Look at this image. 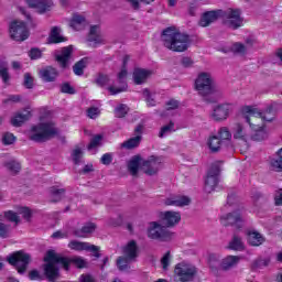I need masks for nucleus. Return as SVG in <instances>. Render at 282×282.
I'll return each instance as SVG.
<instances>
[{
  "instance_id": "nucleus-1",
  "label": "nucleus",
  "mask_w": 282,
  "mask_h": 282,
  "mask_svg": "<svg viewBox=\"0 0 282 282\" xmlns=\"http://www.w3.org/2000/svg\"><path fill=\"white\" fill-rule=\"evenodd\" d=\"M245 120L248 122L251 129V141L263 142L270 137V130L265 122H272L274 120V109L272 107L261 110L257 107H245Z\"/></svg>"
},
{
  "instance_id": "nucleus-2",
  "label": "nucleus",
  "mask_w": 282,
  "mask_h": 282,
  "mask_svg": "<svg viewBox=\"0 0 282 282\" xmlns=\"http://www.w3.org/2000/svg\"><path fill=\"white\" fill-rule=\"evenodd\" d=\"M44 274L48 281L54 282L58 279V268L62 265L64 270H69V265H76V268H87V261L83 257L64 258L56 253L54 250H48L44 257Z\"/></svg>"
},
{
  "instance_id": "nucleus-3",
  "label": "nucleus",
  "mask_w": 282,
  "mask_h": 282,
  "mask_svg": "<svg viewBox=\"0 0 282 282\" xmlns=\"http://www.w3.org/2000/svg\"><path fill=\"white\" fill-rule=\"evenodd\" d=\"M161 40L164 47L172 52H186L191 45V39L188 35L180 32L175 26L165 29L162 33Z\"/></svg>"
},
{
  "instance_id": "nucleus-4",
  "label": "nucleus",
  "mask_w": 282,
  "mask_h": 282,
  "mask_svg": "<svg viewBox=\"0 0 282 282\" xmlns=\"http://www.w3.org/2000/svg\"><path fill=\"white\" fill-rule=\"evenodd\" d=\"M129 61H131V57L129 55H126L123 57V67L118 74L119 86L117 84L111 85V78L109 77V75H99L96 79L97 85H99V87H107L111 96H116L118 94H122V91H127V83H124V80L127 79V63Z\"/></svg>"
},
{
  "instance_id": "nucleus-5",
  "label": "nucleus",
  "mask_w": 282,
  "mask_h": 282,
  "mask_svg": "<svg viewBox=\"0 0 282 282\" xmlns=\"http://www.w3.org/2000/svg\"><path fill=\"white\" fill-rule=\"evenodd\" d=\"M58 129L52 121H45L42 119L41 123L31 128L29 137L34 142H45L52 138H56Z\"/></svg>"
},
{
  "instance_id": "nucleus-6",
  "label": "nucleus",
  "mask_w": 282,
  "mask_h": 282,
  "mask_svg": "<svg viewBox=\"0 0 282 282\" xmlns=\"http://www.w3.org/2000/svg\"><path fill=\"white\" fill-rule=\"evenodd\" d=\"M194 89L199 94V96H213L217 94L219 88L215 85V80L209 73H199L194 83Z\"/></svg>"
},
{
  "instance_id": "nucleus-7",
  "label": "nucleus",
  "mask_w": 282,
  "mask_h": 282,
  "mask_svg": "<svg viewBox=\"0 0 282 282\" xmlns=\"http://www.w3.org/2000/svg\"><path fill=\"white\" fill-rule=\"evenodd\" d=\"M245 113L246 107L242 108L241 121L232 124L231 135L234 137V140H238V142L246 144L248 149V147H250L252 132L250 131V124L246 121Z\"/></svg>"
},
{
  "instance_id": "nucleus-8",
  "label": "nucleus",
  "mask_w": 282,
  "mask_h": 282,
  "mask_svg": "<svg viewBox=\"0 0 282 282\" xmlns=\"http://www.w3.org/2000/svg\"><path fill=\"white\" fill-rule=\"evenodd\" d=\"M197 276V267L188 262L177 263L174 268V279L180 282H191Z\"/></svg>"
},
{
  "instance_id": "nucleus-9",
  "label": "nucleus",
  "mask_w": 282,
  "mask_h": 282,
  "mask_svg": "<svg viewBox=\"0 0 282 282\" xmlns=\"http://www.w3.org/2000/svg\"><path fill=\"white\" fill-rule=\"evenodd\" d=\"M147 235L149 239H153L155 241H169L173 239V232L158 221L149 223Z\"/></svg>"
},
{
  "instance_id": "nucleus-10",
  "label": "nucleus",
  "mask_w": 282,
  "mask_h": 282,
  "mask_svg": "<svg viewBox=\"0 0 282 282\" xmlns=\"http://www.w3.org/2000/svg\"><path fill=\"white\" fill-rule=\"evenodd\" d=\"M223 23L231 30H238L243 25V18H241V10L239 9H228L224 11Z\"/></svg>"
},
{
  "instance_id": "nucleus-11",
  "label": "nucleus",
  "mask_w": 282,
  "mask_h": 282,
  "mask_svg": "<svg viewBox=\"0 0 282 282\" xmlns=\"http://www.w3.org/2000/svg\"><path fill=\"white\" fill-rule=\"evenodd\" d=\"M9 34L13 41H26L30 36L28 24L21 20H14L10 23Z\"/></svg>"
},
{
  "instance_id": "nucleus-12",
  "label": "nucleus",
  "mask_w": 282,
  "mask_h": 282,
  "mask_svg": "<svg viewBox=\"0 0 282 282\" xmlns=\"http://www.w3.org/2000/svg\"><path fill=\"white\" fill-rule=\"evenodd\" d=\"M10 265H14L15 270H18L19 274H23L25 270H28V265L30 264L31 258L30 254L23 251H17L8 258Z\"/></svg>"
},
{
  "instance_id": "nucleus-13",
  "label": "nucleus",
  "mask_w": 282,
  "mask_h": 282,
  "mask_svg": "<svg viewBox=\"0 0 282 282\" xmlns=\"http://www.w3.org/2000/svg\"><path fill=\"white\" fill-rule=\"evenodd\" d=\"M235 111V104L224 102L214 107L210 112L212 120L215 122H224V120H228L230 113Z\"/></svg>"
},
{
  "instance_id": "nucleus-14",
  "label": "nucleus",
  "mask_w": 282,
  "mask_h": 282,
  "mask_svg": "<svg viewBox=\"0 0 282 282\" xmlns=\"http://www.w3.org/2000/svg\"><path fill=\"white\" fill-rule=\"evenodd\" d=\"M162 169V158L150 156L142 163V171L145 175H158V172Z\"/></svg>"
},
{
  "instance_id": "nucleus-15",
  "label": "nucleus",
  "mask_w": 282,
  "mask_h": 282,
  "mask_svg": "<svg viewBox=\"0 0 282 282\" xmlns=\"http://www.w3.org/2000/svg\"><path fill=\"white\" fill-rule=\"evenodd\" d=\"M159 217L166 228H173L182 221V214L175 210L161 212Z\"/></svg>"
},
{
  "instance_id": "nucleus-16",
  "label": "nucleus",
  "mask_w": 282,
  "mask_h": 282,
  "mask_svg": "<svg viewBox=\"0 0 282 282\" xmlns=\"http://www.w3.org/2000/svg\"><path fill=\"white\" fill-rule=\"evenodd\" d=\"M87 41L93 47H98V45L107 43V37H105V33L100 30V25L90 26Z\"/></svg>"
},
{
  "instance_id": "nucleus-17",
  "label": "nucleus",
  "mask_w": 282,
  "mask_h": 282,
  "mask_svg": "<svg viewBox=\"0 0 282 282\" xmlns=\"http://www.w3.org/2000/svg\"><path fill=\"white\" fill-rule=\"evenodd\" d=\"M68 248L70 250H75L76 252H83L84 250L88 251V252H93V257H100V253L98 252L99 248L97 246H94L89 242H83V241H78V240H72L68 243Z\"/></svg>"
},
{
  "instance_id": "nucleus-18",
  "label": "nucleus",
  "mask_w": 282,
  "mask_h": 282,
  "mask_svg": "<svg viewBox=\"0 0 282 282\" xmlns=\"http://www.w3.org/2000/svg\"><path fill=\"white\" fill-rule=\"evenodd\" d=\"M191 197L186 195H172L163 200L164 206H174L176 208H184V206H191Z\"/></svg>"
},
{
  "instance_id": "nucleus-19",
  "label": "nucleus",
  "mask_w": 282,
  "mask_h": 282,
  "mask_svg": "<svg viewBox=\"0 0 282 282\" xmlns=\"http://www.w3.org/2000/svg\"><path fill=\"white\" fill-rule=\"evenodd\" d=\"M220 223L223 226H241L243 224V215L241 210H236L232 214H226L220 216Z\"/></svg>"
},
{
  "instance_id": "nucleus-20",
  "label": "nucleus",
  "mask_w": 282,
  "mask_h": 282,
  "mask_svg": "<svg viewBox=\"0 0 282 282\" xmlns=\"http://www.w3.org/2000/svg\"><path fill=\"white\" fill-rule=\"evenodd\" d=\"M219 175V167L215 166L213 167L205 180V193H213L215 191V187L217 186V182H219L218 178Z\"/></svg>"
},
{
  "instance_id": "nucleus-21",
  "label": "nucleus",
  "mask_w": 282,
  "mask_h": 282,
  "mask_svg": "<svg viewBox=\"0 0 282 282\" xmlns=\"http://www.w3.org/2000/svg\"><path fill=\"white\" fill-rule=\"evenodd\" d=\"M224 17L223 10H214L205 12L199 21V25L202 28H208L210 23H215L218 19H221Z\"/></svg>"
},
{
  "instance_id": "nucleus-22",
  "label": "nucleus",
  "mask_w": 282,
  "mask_h": 282,
  "mask_svg": "<svg viewBox=\"0 0 282 282\" xmlns=\"http://www.w3.org/2000/svg\"><path fill=\"white\" fill-rule=\"evenodd\" d=\"M153 72L147 68H134L132 73L133 83L135 85H142L147 83V79L151 78Z\"/></svg>"
},
{
  "instance_id": "nucleus-23",
  "label": "nucleus",
  "mask_w": 282,
  "mask_h": 282,
  "mask_svg": "<svg viewBox=\"0 0 282 282\" xmlns=\"http://www.w3.org/2000/svg\"><path fill=\"white\" fill-rule=\"evenodd\" d=\"M85 25H87V20L83 14L75 13L72 15V18L68 19V26L72 28V30H75L76 32L83 30Z\"/></svg>"
},
{
  "instance_id": "nucleus-24",
  "label": "nucleus",
  "mask_w": 282,
  "mask_h": 282,
  "mask_svg": "<svg viewBox=\"0 0 282 282\" xmlns=\"http://www.w3.org/2000/svg\"><path fill=\"white\" fill-rule=\"evenodd\" d=\"M39 76L44 80V83H54V80H56L58 77V70H56L54 67L47 66L40 69Z\"/></svg>"
},
{
  "instance_id": "nucleus-25",
  "label": "nucleus",
  "mask_w": 282,
  "mask_h": 282,
  "mask_svg": "<svg viewBox=\"0 0 282 282\" xmlns=\"http://www.w3.org/2000/svg\"><path fill=\"white\" fill-rule=\"evenodd\" d=\"M138 242H135V240H130L123 248L124 257L132 261L138 259Z\"/></svg>"
},
{
  "instance_id": "nucleus-26",
  "label": "nucleus",
  "mask_w": 282,
  "mask_h": 282,
  "mask_svg": "<svg viewBox=\"0 0 282 282\" xmlns=\"http://www.w3.org/2000/svg\"><path fill=\"white\" fill-rule=\"evenodd\" d=\"M143 162L140 155L132 156L127 164L129 173L133 176L138 175L140 167L142 169Z\"/></svg>"
},
{
  "instance_id": "nucleus-27",
  "label": "nucleus",
  "mask_w": 282,
  "mask_h": 282,
  "mask_svg": "<svg viewBox=\"0 0 282 282\" xmlns=\"http://www.w3.org/2000/svg\"><path fill=\"white\" fill-rule=\"evenodd\" d=\"M72 46H67L56 53L55 58L61 67H67V61H69V56H72Z\"/></svg>"
},
{
  "instance_id": "nucleus-28",
  "label": "nucleus",
  "mask_w": 282,
  "mask_h": 282,
  "mask_svg": "<svg viewBox=\"0 0 282 282\" xmlns=\"http://www.w3.org/2000/svg\"><path fill=\"white\" fill-rule=\"evenodd\" d=\"M247 241L250 243V246H261V243L265 241V238H263L260 232L251 230L247 234Z\"/></svg>"
},
{
  "instance_id": "nucleus-29",
  "label": "nucleus",
  "mask_w": 282,
  "mask_h": 282,
  "mask_svg": "<svg viewBox=\"0 0 282 282\" xmlns=\"http://www.w3.org/2000/svg\"><path fill=\"white\" fill-rule=\"evenodd\" d=\"M30 110H23L22 112H18L15 116L11 119V124L13 127H21L23 122L30 120Z\"/></svg>"
},
{
  "instance_id": "nucleus-30",
  "label": "nucleus",
  "mask_w": 282,
  "mask_h": 282,
  "mask_svg": "<svg viewBox=\"0 0 282 282\" xmlns=\"http://www.w3.org/2000/svg\"><path fill=\"white\" fill-rule=\"evenodd\" d=\"M61 32V28H52L51 34L48 36V43H65V41H67V37L63 36Z\"/></svg>"
},
{
  "instance_id": "nucleus-31",
  "label": "nucleus",
  "mask_w": 282,
  "mask_h": 282,
  "mask_svg": "<svg viewBox=\"0 0 282 282\" xmlns=\"http://www.w3.org/2000/svg\"><path fill=\"white\" fill-rule=\"evenodd\" d=\"M241 261V258L239 256H227L221 261V268L223 270H230L231 268H235Z\"/></svg>"
},
{
  "instance_id": "nucleus-32",
  "label": "nucleus",
  "mask_w": 282,
  "mask_h": 282,
  "mask_svg": "<svg viewBox=\"0 0 282 282\" xmlns=\"http://www.w3.org/2000/svg\"><path fill=\"white\" fill-rule=\"evenodd\" d=\"M95 230H96V224L87 223L82 227V229L76 230L75 235L76 237L85 238V237H89V235H91V232H95Z\"/></svg>"
},
{
  "instance_id": "nucleus-33",
  "label": "nucleus",
  "mask_w": 282,
  "mask_h": 282,
  "mask_svg": "<svg viewBox=\"0 0 282 282\" xmlns=\"http://www.w3.org/2000/svg\"><path fill=\"white\" fill-rule=\"evenodd\" d=\"M207 147L212 153H217L221 149V140L217 135H210L207 139Z\"/></svg>"
},
{
  "instance_id": "nucleus-34",
  "label": "nucleus",
  "mask_w": 282,
  "mask_h": 282,
  "mask_svg": "<svg viewBox=\"0 0 282 282\" xmlns=\"http://www.w3.org/2000/svg\"><path fill=\"white\" fill-rule=\"evenodd\" d=\"M54 2L52 0H40L35 7V10L39 12V14H45V12H50V10H52Z\"/></svg>"
},
{
  "instance_id": "nucleus-35",
  "label": "nucleus",
  "mask_w": 282,
  "mask_h": 282,
  "mask_svg": "<svg viewBox=\"0 0 282 282\" xmlns=\"http://www.w3.org/2000/svg\"><path fill=\"white\" fill-rule=\"evenodd\" d=\"M0 77L2 78L3 83H10V73L8 72V62L0 61Z\"/></svg>"
},
{
  "instance_id": "nucleus-36",
  "label": "nucleus",
  "mask_w": 282,
  "mask_h": 282,
  "mask_svg": "<svg viewBox=\"0 0 282 282\" xmlns=\"http://www.w3.org/2000/svg\"><path fill=\"white\" fill-rule=\"evenodd\" d=\"M142 141L141 135H137L134 138L129 139L128 141H124L121 147L123 149H135V147L140 145V142Z\"/></svg>"
},
{
  "instance_id": "nucleus-37",
  "label": "nucleus",
  "mask_w": 282,
  "mask_h": 282,
  "mask_svg": "<svg viewBox=\"0 0 282 282\" xmlns=\"http://www.w3.org/2000/svg\"><path fill=\"white\" fill-rule=\"evenodd\" d=\"M175 123L171 121L170 123L163 126L160 130L159 137L166 138V135H171V133H175Z\"/></svg>"
},
{
  "instance_id": "nucleus-38",
  "label": "nucleus",
  "mask_w": 282,
  "mask_h": 282,
  "mask_svg": "<svg viewBox=\"0 0 282 282\" xmlns=\"http://www.w3.org/2000/svg\"><path fill=\"white\" fill-rule=\"evenodd\" d=\"M229 250H243V240H241V237L234 236L229 242Z\"/></svg>"
},
{
  "instance_id": "nucleus-39",
  "label": "nucleus",
  "mask_w": 282,
  "mask_h": 282,
  "mask_svg": "<svg viewBox=\"0 0 282 282\" xmlns=\"http://www.w3.org/2000/svg\"><path fill=\"white\" fill-rule=\"evenodd\" d=\"M65 197V189L51 188V202H61Z\"/></svg>"
},
{
  "instance_id": "nucleus-40",
  "label": "nucleus",
  "mask_w": 282,
  "mask_h": 282,
  "mask_svg": "<svg viewBox=\"0 0 282 282\" xmlns=\"http://www.w3.org/2000/svg\"><path fill=\"white\" fill-rule=\"evenodd\" d=\"M100 144H102V135L97 134L91 139L90 143L88 144V151L96 153V149H98Z\"/></svg>"
},
{
  "instance_id": "nucleus-41",
  "label": "nucleus",
  "mask_w": 282,
  "mask_h": 282,
  "mask_svg": "<svg viewBox=\"0 0 282 282\" xmlns=\"http://www.w3.org/2000/svg\"><path fill=\"white\" fill-rule=\"evenodd\" d=\"M12 235V228L0 219V239H8Z\"/></svg>"
},
{
  "instance_id": "nucleus-42",
  "label": "nucleus",
  "mask_w": 282,
  "mask_h": 282,
  "mask_svg": "<svg viewBox=\"0 0 282 282\" xmlns=\"http://www.w3.org/2000/svg\"><path fill=\"white\" fill-rule=\"evenodd\" d=\"M4 218H7L8 221H12L13 224H19V221H21V218L19 217V209H17V212L14 210L4 212Z\"/></svg>"
},
{
  "instance_id": "nucleus-43",
  "label": "nucleus",
  "mask_w": 282,
  "mask_h": 282,
  "mask_svg": "<svg viewBox=\"0 0 282 282\" xmlns=\"http://www.w3.org/2000/svg\"><path fill=\"white\" fill-rule=\"evenodd\" d=\"M220 142H224V140H231L232 133L230 130L226 127H223L218 130V137H217Z\"/></svg>"
},
{
  "instance_id": "nucleus-44",
  "label": "nucleus",
  "mask_w": 282,
  "mask_h": 282,
  "mask_svg": "<svg viewBox=\"0 0 282 282\" xmlns=\"http://www.w3.org/2000/svg\"><path fill=\"white\" fill-rule=\"evenodd\" d=\"M19 215H21L26 221H30V219L32 218V209H30L29 207L20 206L18 207V216Z\"/></svg>"
},
{
  "instance_id": "nucleus-45",
  "label": "nucleus",
  "mask_w": 282,
  "mask_h": 282,
  "mask_svg": "<svg viewBox=\"0 0 282 282\" xmlns=\"http://www.w3.org/2000/svg\"><path fill=\"white\" fill-rule=\"evenodd\" d=\"M87 65V61L82 59L78 63L75 64V66L73 67V72L74 74H76V76H83V70L85 69Z\"/></svg>"
},
{
  "instance_id": "nucleus-46",
  "label": "nucleus",
  "mask_w": 282,
  "mask_h": 282,
  "mask_svg": "<svg viewBox=\"0 0 282 282\" xmlns=\"http://www.w3.org/2000/svg\"><path fill=\"white\" fill-rule=\"evenodd\" d=\"M270 164H271V169L273 171H276V173H281V171H282V159L281 158L275 156V158L271 159Z\"/></svg>"
},
{
  "instance_id": "nucleus-47",
  "label": "nucleus",
  "mask_w": 282,
  "mask_h": 282,
  "mask_svg": "<svg viewBox=\"0 0 282 282\" xmlns=\"http://www.w3.org/2000/svg\"><path fill=\"white\" fill-rule=\"evenodd\" d=\"M126 113H129V107L124 104L119 105L115 109V115L117 118H124Z\"/></svg>"
},
{
  "instance_id": "nucleus-48",
  "label": "nucleus",
  "mask_w": 282,
  "mask_h": 282,
  "mask_svg": "<svg viewBox=\"0 0 282 282\" xmlns=\"http://www.w3.org/2000/svg\"><path fill=\"white\" fill-rule=\"evenodd\" d=\"M143 96L145 98L148 107H155V99L153 98V94H151L149 89L143 90Z\"/></svg>"
},
{
  "instance_id": "nucleus-49",
  "label": "nucleus",
  "mask_w": 282,
  "mask_h": 282,
  "mask_svg": "<svg viewBox=\"0 0 282 282\" xmlns=\"http://www.w3.org/2000/svg\"><path fill=\"white\" fill-rule=\"evenodd\" d=\"M80 158H83V149L77 147L72 152V160L75 164H78L80 162Z\"/></svg>"
},
{
  "instance_id": "nucleus-50",
  "label": "nucleus",
  "mask_w": 282,
  "mask_h": 282,
  "mask_svg": "<svg viewBox=\"0 0 282 282\" xmlns=\"http://www.w3.org/2000/svg\"><path fill=\"white\" fill-rule=\"evenodd\" d=\"M130 261H133V260H129V258L127 256L119 258L117 260V265H118L119 270H127Z\"/></svg>"
},
{
  "instance_id": "nucleus-51",
  "label": "nucleus",
  "mask_w": 282,
  "mask_h": 282,
  "mask_svg": "<svg viewBox=\"0 0 282 282\" xmlns=\"http://www.w3.org/2000/svg\"><path fill=\"white\" fill-rule=\"evenodd\" d=\"M23 85L24 87H26V89H32V87H34V77L32 76V74L30 73L24 74Z\"/></svg>"
},
{
  "instance_id": "nucleus-52",
  "label": "nucleus",
  "mask_w": 282,
  "mask_h": 282,
  "mask_svg": "<svg viewBox=\"0 0 282 282\" xmlns=\"http://www.w3.org/2000/svg\"><path fill=\"white\" fill-rule=\"evenodd\" d=\"M232 52L236 54H246L248 46L241 44V43H235L231 47Z\"/></svg>"
},
{
  "instance_id": "nucleus-53",
  "label": "nucleus",
  "mask_w": 282,
  "mask_h": 282,
  "mask_svg": "<svg viewBox=\"0 0 282 282\" xmlns=\"http://www.w3.org/2000/svg\"><path fill=\"white\" fill-rule=\"evenodd\" d=\"M7 169L11 171L12 173H19L21 171V164L17 161H10L6 164Z\"/></svg>"
},
{
  "instance_id": "nucleus-54",
  "label": "nucleus",
  "mask_w": 282,
  "mask_h": 282,
  "mask_svg": "<svg viewBox=\"0 0 282 282\" xmlns=\"http://www.w3.org/2000/svg\"><path fill=\"white\" fill-rule=\"evenodd\" d=\"M2 142L3 144H14V142H17V137L10 132H6L2 137Z\"/></svg>"
},
{
  "instance_id": "nucleus-55",
  "label": "nucleus",
  "mask_w": 282,
  "mask_h": 282,
  "mask_svg": "<svg viewBox=\"0 0 282 282\" xmlns=\"http://www.w3.org/2000/svg\"><path fill=\"white\" fill-rule=\"evenodd\" d=\"M161 265L163 270H169V267L171 265V252H166L163 258L161 259Z\"/></svg>"
},
{
  "instance_id": "nucleus-56",
  "label": "nucleus",
  "mask_w": 282,
  "mask_h": 282,
  "mask_svg": "<svg viewBox=\"0 0 282 282\" xmlns=\"http://www.w3.org/2000/svg\"><path fill=\"white\" fill-rule=\"evenodd\" d=\"M88 118H91L93 120H96L98 116H100V109L96 107H91L87 110Z\"/></svg>"
},
{
  "instance_id": "nucleus-57",
  "label": "nucleus",
  "mask_w": 282,
  "mask_h": 282,
  "mask_svg": "<svg viewBox=\"0 0 282 282\" xmlns=\"http://www.w3.org/2000/svg\"><path fill=\"white\" fill-rule=\"evenodd\" d=\"M29 56L32 61H37V58H41L43 56V52L39 48H32L29 53Z\"/></svg>"
},
{
  "instance_id": "nucleus-58",
  "label": "nucleus",
  "mask_w": 282,
  "mask_h": 282,
  "mask_svg": "<svg viewBox=\"0 0 282 282\" xmlns=\"http://www.w3.org/2000/svg\"><path fill=\"white\" fill-rule=\"evenodd\" d=\"M101 164H105L106 166L109 165L111 162H113V156L111 154L106 153L100 159Z\"/></svg>"
},
{
  "instance_id": "nucleus-59",
  "label": "nucleus",
  "mask_w": 282,
  "mask_h": 282,
  "mask_svg": "<svg viewBox=\"0 0 282 282\" xmlns=\"http://www.w3.org/2000/svg\"><path fill=\"white\" fill-rule=\"evenodd\" d=\"M177 107H180V101H177L175 99H172V100L167 101V104H166L167 111H171L173 109H177Z\"/></svg>"
},
{
  "instance_id": "nucleus-60",
  "label": "nucleus",
  "mask_w": 282,
  "mask_h": 282,
  "mask_svg": "<svg viewBox=\"0 0 282 282\" xmlns=\"http://www.w3.org/2000/svg\"><path fill=\"white\" fill-rule=\"evenodd\" d=\"M61 90L63 94H75L74 88L69 84H64Z\"/></svg>"
},
{
  "instance_id": "nucleus-61",
  "label": "nucleus",
  "mask_w": 282,
  "mask_h": 282,
  "mask_svg": "<svg viewBox=\"0 0 282 282\" xmlns=\"http://www.w3.org/2000/svg\"><path fill=\"white\" fill-rule=\"evenodd\" d=\"M29 278L31 281H39V279H41V274L39 273V271L33 270L29 273Z\"/></svg>"
},
{
  "instance_id": "nucleus-62",
  "label": "nucleus",
  "mask_w": 282,
  "mask_h": 282,
  "mask_svg": "<svg viewBox=\"0 0 282 282\" xmlns=\"http://www.w3.org/2000/svg\"><path fill=\"white\" fill-rule=\"evenodd\" d=\"M53 239H65L67 237V232L65 231H55L52 235Z\"/></svg>"
},
{
  "instance_id": "nucleus-63",
  "label": "nucleus",
  "mask_w": 282,
  "mask_h": 282,
  "mask_svg": "<svg viewBox=\"0 0 282 282\" xmlns=\"http://www.w3.org/2000/svg\"><path fill=\"white\" fill-rule=\"evenodd\" d=\"M275 205L282 206V189L275 193Z\"/></svg>"
},
{
  "instance_id": "nucleus-64",
  "label": "nucleus",
  "mask_w": 282,
  "mask_h": 282,
  "mask_svg": "<svg viewBox=\"0 0 282 282\" xmlns=\"http://www.w3.org/2000/svg\"><path fill=\"white\" fill-rule=\"evenodd\" d=\"M182 65L183 67H191V65H193V59H191V57H183Z\"/></svg>"
}]
</instances>
